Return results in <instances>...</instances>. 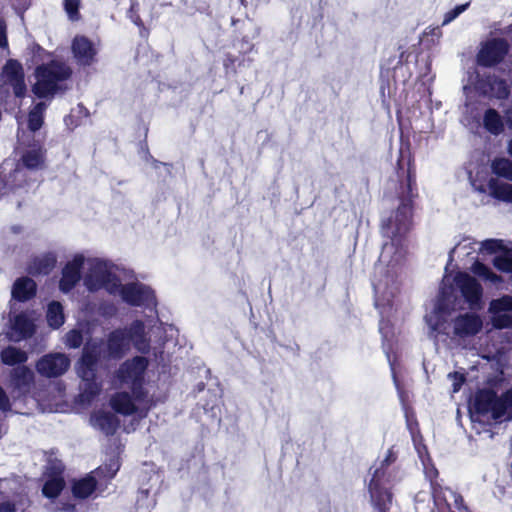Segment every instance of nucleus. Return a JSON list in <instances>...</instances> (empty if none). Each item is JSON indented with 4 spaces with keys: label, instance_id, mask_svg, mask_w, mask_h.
Returning <instances> with one entry per match:
<instances>
[{
    "label": "nucleus",
    "instance_id": "nucleus-20",
    "mask_svg": "<svg viewBox=\"0 0 512 512\" xmlns=\"http://www.w3.org/2000/svg\"><path fill=\"white\" fill-rule=\"evenodd\" d=\"M34 383V373L27 366H17L10 372L9 385L18 395L27 394Z\"/></svg>",
    "mask_w": 512,
    "mask_h": 512
},
{
    "label": "nucleus",
    "instance_id": "nucleus-55",
    "mask_svg": "<svg viewBox=\"0 0 512 512\" xmlns=\"http://www.w3.org/2000/svg\"><path fill=\"white\" fill-rule=\"evenodd\" d=\"M4 481L0 480V488L3 486Z\"/></svg>",
    "mask_w": 512,
    "mask_h": 512
},
{
    "label": "nucleus",
    "instance_id": "nucleus-46",
    "mask_svg": "<svg viewBox=\"0 0 512 512\" xmlns=\"http://www.w3.org/2000/svg\"><path fill=\"white\" fill-rule=\"evenodd\" d=\"M450 376H452V374H450ZM453 378H454V383H453V391L454 392H457L461 386V384L464 382V378L462 375L458 374V373H455L453 374Z\"/></svg>",
    "mask_w": 512,
    "mask_h": 512
},
{
    "label": "nucleus",
    "instance_id": "nucleus-3",
    "mask_svg": "<svg viewBox=\"0 0 512 512\" xmlns=\"http://www.w3.org/2000/svg\"><path fill=\"white\" fill-rule=\"evenodd\" d=\"M129 350V339L123 328H117L108 334L105 349L96 342H87L76 366L77 374L82 379L80 397L83 402L90 401L101 390L100 384L95 380V369L99 359L101 357L118 359Z\"/></svg>",
    "mask_w": 512,
    "mask_h": 512
},
{
    "label": "nucleus",
    "instance_id": "nucleus-32",
    "mask_svg": "<svg viewBox=\"0 0 512 512\" xmlns=\"http://www.w3.org/2000/svg\"><path fill=\"white\" fill-rule=\"evenodd\" d=\"M490 168L496 178H503L512 181V161L507 158L498 157L491 161Z\"/></svg>",
    "mask_w": 512,
    "mask_h": 512
},
{
    "label": "nucleus",
    "instance_id": "nucleus-41",
    "mask_svg": "<svg viewBox=\"0 0 512 512\" xmlns=\"http://www.w3.org/2000/svg\"><path fill=\"white\" fill-rule=\"evenodd\" d=\"M469 6V3L460 4L444 14L442 26H445L462 14Z\"/></svg>",
    "mask_w": 512,
    "mask_h": 512
},
{
    "label": "nucleus",
    "instance_id": "nucleus-52",
    "mask_svg": "<svg viewBox=\"0 0 512 512\" xmlns=\"http://www.w3.org/2000/svg\"><path fill=\"white\" fill-rule=\"evenodd\" d=\"M464 249H466V245L459 244L458 246L455 247L454 251H460V250H464Z\"/></svg>",
    "mask_w": 512,
    "mask_h": 512
},
{
    "label": "nucleus",
    "instance_id": "nucleus-14",
    "mask_svg": "<svg viewBox=\"0 0 512 512\" xmlns=\"http://www.w3.org/2000/svg\"><path fill=\"white\" fill-rule=\"evenodd\" d=\"M488 312L493 327H512V296L504 295L490 302Z\"/></svg>",
    "mask_w": 512,
    "mask_h": 512
},
{
    "label": "nucleus",
    "instance_id": "nucleus-9",
    "mask_svg": "<svg viewBox=\"0 0 512 512\" xmlns=\"http://www.w3.org/2000/svg\"><path fill=\"white\" fill-rule=\"evenodd\" d=\"M450 296L445 289L442 290L441 298L436 303L434 309L425 316V322L428 327V335L436 339L439 335H447L448 317L450 311L454 309L450 307Z\"/></svg>",
    "mask_w": 512,
    "mask_h": 512
},
{
    "label": "nucleus",
    "instance_id": "nucleus-33",
    "mask_svg": "<svg viewBox=\"0 0 512 512\" xmlns=\"http://www.w3.org/2000/svg\"><path fill=\"white\" fill-rule=\"evenodd\" d=\"M96 488V477L88 475L73 485V493L78 498H86L90 496Z\"/></svg>",
    "mask_w": 512,
    "mask_h": 512
},
{
    "label": "nucleus",
    "instance_id": "nucleus-17",
    "mask_svg": "<svg viewBox=\"0 0 512 512\" xmlns=\"http://www.w3.org/2000/svg\"><path fill=\"white\" fill-rule=\"evenodd\" d=\"M71 51L77 64L90 66L97 60L98 46L83 35H77L72 40Z\"/></svg>",
    "mask_w": 512,
    "mask_h": 512
},
{
    "label": "nucleus",
    "instance_id": "nucleus-36",
    "mask_svg": "<svg viewBox=\"0 0 512 512\" xmlns=\"http://www.w3.org/2000/svg\"><path fill=\"white\" fill-rule=\"evenodd\" d=\"M45 109L46 104L44 102H39L30 111L28 116V126L31 131H36L41 128Z\"/></svg>",
    "mask_w": 512,
    "mask_h": 512
},
{
    "label": "nucleus",
    "instance_id": "nucleus-13",
    "mask_svg": "<svg viewBox=\"0 0 512 512\" xmlns=\"http://www.w3.org/2000/svg\"><path fill=\"white\" fill-rule=\"evenodd\" d=\"M454 283L471 309L481 308L482 287L472 276L459 272L454 277Z\"/></svg>",
    "mask_w": 512,
    "mask_h": 512
},
{
    "label": "nucleus",
    "instance_id": "nucleus-1",
    "mask_svg": "<svg viewBox=\"0 0 512 512\" xmlns=\"http://www.w3.org/2000/svg\"><path fill=\"white\" fill-rule=\"evenodd\" d=\"M413 209L408 204L398 205L382 220V233L389 239L383 244L376 268L374 283L376 305L390 306L400 290L399 276L406 260L405 237L413 224Z\"/></svg>",
    "mask_w": 512,
    "mask_h": 512
},
{
    "label": "nucleus",
    "instance_id": "nucleus-43",
    "mask_svg": "<svg viewBox=\"0 0 512 512\" xmlns=\"http://www.w3.org/2000/svg\"><path fill=\"white\" fill-rule=\"evenodd\" d=\"M65 10L71 20L78 18L79 0H65Z\"/></svg>",
    "mask_w": 512,
    "mask_h": 512
},
{
    "label": "nucleus",
    "instance_id": "nucleus-5",
    "mask_svg": "<svg viewBox=\"0 0 512 512\" xmlns=\"http://www.w3.org/2000/svg\"><path fill=\"white\" fill-rule=\"evenodd\" d=\"M82 280L83 285L90 292L104 289L109 294L116 295L119 291L118 268L100 258L86 257Z\"/></svg>",
    "mask_w": 512,
    "mask_h": 512
},
{
    "label": "nucleus",
    "instance_id": "nucleus-22",
    "mask_svg": "<svg viewBox=\"0 0 512 512\" xmlns=\"http://www.w3.org/2000/svg\"><path fill=\"white\" fill-rule=\"evenodd\" d=\"M34 332L33 320L26 314H16L11 318V339L20 341L30 337Z\"/></svg>",
    "mask_w": 512,
    "mask_h": 512
},
{
    "label": "nucleus",
    "instance_id": "nucleus-48",
    "mask_svg": "<svg viewBox=\"0 0 512 512\" xmlns=\"http://www.w3.org/2000/svg\"><path fill=\"white\" fill-rule=\"evenodd\" d=\"M380 332L382 333V335L385 339H388L390 332H389L387 323H385L383 321L380 323Z\"/></svg>",
    "mask_w": 512,
    "mask_h": 512
},
{
    "label": "nucleus",
    "instance_id": "nucleus-49",
    "mask_svg": "<svg viewBox=\"0 0 512 512\" xmlns=\"http://www.w3.org/2000/svg\"><path fill=\"white\" fill-rule=\"evenodd\" d=\"M507 125L512 129V106L505 111Z\"/></svg>",
    "mask_w": 512,
    "mask_h": 512
},
{
    "label": "nucleus",
    "instance_id": "nucleus-26",
    "mask_svg": "<svg viewBox=\"0 0 512 512\" xmlns=\"http://www.w3.org/2000/svg\"><path fill=\"white\" fill-rule=\"evenodd\" d=\"M433 495L436 499L442 498L448 506L452 504L458 509V512H470L463 504V498L457 492L450 488H442L433 482L431 483Z\"/></svg>",
    "mask_w": 512,
    "mask_h": 512
},
{
    "label": "nucleus",
    "instance_id": "nucleus-12",
    "mask_svg": "<svg viewBox=\"0 0 512 512\" xmlns=\"http://www.w3.org/2000/svg\"><path fill=\"white\" fill-rule=\"evenodd\" d=\"M383 470H375L369 483L371 502L377 512H388L392 504V495L386 486Z\"/></svg>",
    "mask_w": 512,
    "mask_h": 512
},
{
    "label": "nucleus",
    "instance_id": "nucleus-8",
    "mask_svg": "<svg viewBox=\"0 0 512 512\" xmlns=\"http://www.w3.org/2000/svg\"><path fill=\"white\" fill-rule=\"evenodd\" d=\"M123 330H126L130 345L132 344L141 353H148L152 335L162 330V323L158 318L149 320L147 324L141 320H134Z\"/></svg>",
    "mask_w": 512,
    "mask_h": 512
},
{
    "label": "nucleus",
    "instance_id": "nucleus-4",
    "mask_svg": "<svg viewBox=\"0 0 512 512\" xmlns=\"http://www.w3.org/2000/svg\"><path fill=\"white\" fill-rule=\"evenodd\" d=\"M473 422L512 418V390L498 398L491 390H480L469 408Z\"/></svg>",
    "mask_w": 512,
    "mask_h": 512
},
{
    "label": "nucleus",
    "instance_id": "nucleus-16",
    "mask_svg": "<svg viewBox=\"0 0 512 512\" xmlns=\"http://www.w3.org/2000/svg\"><path fill=\"white\" fill-rule=\"evenodd\" d=\"M70 367V359L63 353L44 355L36 363L37 372L47 378L63 375Z\"/></svg>",
    "mask_w": 512,
    "mask_h": 512
},
{
    "label": "nucleus",
    "instance_id": "nucleus-39",
    "mask_svg": "<svg viewBox=\"0 0 512 512\" xmlns=\"http://www.w3.org/2000/svg\"><path fill=\"white\" fill-rule=\"evenodd\" d=\"M23 163L27 168L35 169L43 164V153L40 148L32 149L25 153L22 157Z\"/></svg>",
    "mask_w": 512,
    "mask_h": 512
},
{
    "label": "nucleus",
    "instance_id": "nucleus-28",
    "mask_svg": "<svg viewBox=\"0 0 512 512\" xmlns=\"http://www.w3.org/2000/svg\"><path fill=\"white\" fill-rule=\"evenodd\" d=\"M91 324L89 322H79L74 329L65 334L64 343L69 348H78L81 346L84 335L91 333Z\"/></svg>",
    "mask_w": 512,
    "mask_h": 512
},
{
    "label": "nucleus",
    "instance_id": "nucleus-45",
    "mask_svg": "<svg viewBox=\"0 0 512 512\" xmlns=\"http://www.w3.org/2000/svg\"><path fill=\"white\" fill-rule=\"evenodd\" d=\"M7 46L6 25L0 20V47Z\"/></svg>",
    "mask_w": 512,
    "mask_h": 512
},
{
    "label": "nucleus",
    "instance_id": "nucleus-50",
    "mask_svg": "<svg viewBox=\"0 0 512 512\" xmlns=\"http://www.w3.org/2000/svg\"><path fill=\"white\" fill-rule=\"evenodd\" d=\"M0 512H15V508L10 503L0 505Z\"/></svg>",
    "mask_w": 512,
    "mask_h": 512
},
{
    "label": "nucleus",
    "instance_id": "nucleus-6",
    "mask_svg": "<svg viewBox=\"0 0 512 512\" xmlns=\"http://www.w3.org/2000/svg\"><path fill=\"white\" fill-rule=\"evenodd\" d=\"M71 75V69L64 63L52 61L36 69V83L32 91L39 98H45L62 89V83Z\"/></svg>",
    "mask_w": 512,
    "mask_h": 512
},
{
    "label": "nucleus",
    "instance_id": "nucleus-37",
    "mask_svg": "<svg viewBox=\"0 0 512 512\" xmlns=\"http://www.w3.org/2000/svg\"><path fill=\"white\" fill-rule=\"evenodd\" d=\"M471 271L475 275L483 278L484 280L490 281L495 285H498L502 281L500 276L495 274L489 267L478 261L472 265Z\"/></svg>",
    "mask_w": 512,
    "mask_h": 512
},
{
    "label": "nucleus",
    "instance_id": "nucleus-23",
    "mask_svg": "<svg viewBox=\"0 0 512 512\" xmlns=\"http://www.w3.org/2000/svg\"><path fill=\"white\" fill-rule=\"evenodd\" d=\"M91 425L109 435L113 434L118 427V420L115 415L109 411L95 412L90 418Z\"/></svg>",
    "mask_w": 512,
    "mask_h": 512
},
{
    "label": "nucleus",
    "instance_id": "nucleus-2",
    "mask_svg": "<svg viewBox=\"0 0 512 512\" xmlns=\"http://www.w3.org/2000/svg\"><path fill=\"white\" fill-rule=\"evenodd\" d=\"M149 361L146 357L135 356L123 362L116 372L117 380L132 390V396L127 392L117 393L111 398L112 408L123 415L137 414L145 417L153 406L152 399L143 388L144 377Z\"/></svg>",
    "mask_w": 512,
    "mask_h": 512
},
{
    "label": "nucleus",
    "instance_id": "nucleus-18",
    "mask_svg": "<svg viewBox=\"0 0 512 512\" xmlns=\"http://www.w3.org/2000/svg\"><path fill=\"white\" fill-rule=\"evenodd\" d=\"M1 78L5 84L13 88L17 97H22L26 91L24 72L21 64L16 60H8L3 67Z\"/></svg>",
    "mask_w": 512,
    "mask_h": 512
},
{
    "label": "nucleus",
    "instance_id": "nucleus-53",
    "mask_svg": "<svg viewBox=\"0 0 512 512\" xmlns=\"http://www.w3.org/2000/svg\"><path fill=\"white\" fill-rule=\"evenodd\" d=\"M503 33L512 34V25L508 26Z\"/></svg>",
    "mask_w": 512,
    "mask_h": 512
},
{
    "label": "nucleus",
    "instance_id": "nucleus-44",
    "mask_svg": "<svg viewBox=\"0 0 512 512\" xmlns=\"http://www.w3.org/2000/svg\"><path fill=\"white\" fill-rule=\"evenodd\" d=\"M10 408H11L10 400H9L6 392L0 386V411L7 412L10 410Z\"/></svg>",
    "mask_w": 512,
    "mask_h": 512
},
{
    "label": "nucleus",
    "instance_id": "nucleus-54",
    "mask_svg": "<svg viewBox=\"0 0 512 512\" xmlns=\"http://www.w3.org/2000/svg\"><path fill=\"white\" fill-rule=\"evenodd\" d=\"M509 152H510V154L512 155V140H511V141H510V143H509Z\"/></svg>",
    "mask_w": 512,
    "mask_h": 512
},
{
    "label": "nucleus",
    "instance_id": "nucleus-47",
    "mask_svg": "<svg viewBox=\"0 0 512 512\" xmlns=\"http://www.w3.org/2000/svg\"><path fill=\"white\" fill-rule=\"evenodd\" d=\"M424 35H431L438 40L441 37L442 32L439 27H432L425 31Z\"/></svg>",
    "mask_w": 512,
    "mask_h": 512
},
{
    "label": "nucleus",
    "instance_id": "nucleus-42",
    "mask_svg": "<svg viewBox=\"0 0 512 512\" xmlns=\"http://www.w3.org/2000/svg\"><path fill=\"white\" fill-rule=\"evenodd\" d=\"M119 469V463L117 460H113L111 461L108 465H106L105 467H99L95 472L94 474L95 475H99V474H104V472L106 471L105 473V477L107 478H112L114 477V475L116 474V472L118 471Z\"/></svg>",
    "mask_w": 512,
    "mask_h": 512
},
{
    "label": "nucleus",
    "instance_id": "nucleus-10",
    "mask_svg": "<svg viewBox=\"0 0 512 512\" xmlns=\"http://www.w3.org/2000/svg\"><path fill=\"white\" fill-rule=\"evenodd\" d=\"M116 295L121 296L124 302L132 306L154 309L157 305L153 290L139 282L122 285L119 281V291Z\"/></svg>",
    "mask_w": 512,
    "mask_h": 512
},
{
    "label": "nucleus",
    "instance_id": "nucleus-29",
    "mask_svg": "<svg viewBox=\"0 0 512 512\" xmlns=\"http://www.w3.org/2000/svg\"><path fill=\"white\" fill-rule=\"evenodd\" d=\"M469 179L474 191L490 195V180L497 178L491 176L486 168H481L475 173L470 172Z\"/></svg>",
    "mask_w": 512,
    "mask_h": 512
},
{
    "label": "nucleus",
    "instance_id": "nucleus-27",
    "mask_svg": "<svg viewBox=\"0 0 512 512\" xmlns=\"http://www.w3.org/2000/svg\"><path fill=\"white\" fill-rule=\"evenodd\" d=\"M490 196L504 203H512V181L490 180Z\"/></svg>",
    "mask_w": 512,
    "mask_h": 512
},
{
    "label": "nucleus",
    "instance_id": "nucleus-35",
    "mask_svg": "<svg viewBox=\"0 0 512 512\" xmlns=\"http://www.w3.org/2000/svg\"><path fill=\"white\" fill-rule=\"evenodd\" d=\"M494 266L503 272H512V245L503 248L500 254L494 256Z\"/></svg>",
    "mask_w": 512,
    "mask_h": 512
},
{
    "label": "nucleus",
    "instance_id": "nucleus-51",
    "mask_svg": "<svg viewBox=\"0 0 512 512\" xmlns=\"http://www.w3.org/2000/svg\"><path fill=\"white\" fill-rule=\"evenodd\" d=\"M425 474H426V476H427L430 480H432V478H433V477H436V476H437L438 472H437V470H436L435 468H433V467H432V468H430V469H428L427 467H425Z\"/></svg>",
    "mask_w": 512,
    "mask_h": 512
},
{
    "label": "nucleus",
    "instance_id": "nucleus-31",
    "mask_svg": "<svg viewBox=\"0 0 512 512\" xmlns=\"http://www.w3.org/2000/svg\"><path fill=\"white\" fill-rule=\"evenodd\" d=\"M484 128L493 135H499L504 130L500 114L494 109H488L483 117Z\"/></svg>",
    "mask_w": 512,
    "mask_h": 512
},
{
    "label": "nucleus",
    "instance_id": "nucleus-7",
    "mask_svg": "<svg viewBox=\"0 0 512 512\" xmlns=\"http://www.w3.org/2000/svg\"><path fill=\"white\" fill-rule=\"evenodd\" d=\"M463 90L467 96L472 90H475L481 95L498 99L506 98L509 95V87L504 80L494 76H487L484 79L476 69L468 72Z\"/></svg>",
    "mask_w": 512,
    "mask_h": 512
},
{
    "label": "nucleus",
    "instance_id": "nucleus-38",
    "mask_svg": "<svg viewBox=\"0 0 512 512\" xmlns=\"http://www.w3.org/2000/svg\"><path fill=\"white\" fill-rule=\"evenodd\" d=\"M63 487V478L57 474L45 482L43 486V494L48 498H54L58 496Z\"/></svg>",
    "mask_w": 512,
    "mask_h": 512
},
{
    "label": "nucleus",
    "instance_id": "nucleus-21",
    "mask_svg": "<svg viewBox=\"0 0 512 512\" xmlns=\"http://www.w3.org/2000/svg\"><path fill=\"white\" fill-rule=\"evenodd\" d=\"M57 259L54 251L41 253L31 259L27 270L32 275H47L55 268Z\"/></svg>",
    "mask_w": 512,
    "mask_h": 512
},
{
    "label": "nucleus",
    "instance_id": "nucleus-15",
    "mask_svg": "<svg viewBox=\"0 0 512 512\" xmlns=\"http://www.w3.org/2000/svg\"><path fill=\"white\" fill-rule=\"evenodd\" d=\"M86 257L83 254H76L69 260L62 269V277L59 282V288L62 292L71 291L82 279L85 271Z\"/></svg>",
    "mask_w": 512,
    "mask_h": 512
},
{
    "label": "nucleus",
    "instance_id": "nucleus-34",
    "mask_svg": "<svg viewBox=\"0 0 512 512\" xmlns=\"http://www.w3.org/2000/svg\"><path fill=\"white\" fill-rule=\"evenodd\" d=\"M47 322L53 329H57L64 324L65 317L63 307L59 302H51L47 308Z\"/></svg>",
    "mask_w": 512,
    "mask_h": 512
},
{
    "label": "nucleus",
    "instance_id": "nucleus-11",
    "mask_svg": "<svg viewBox=\"0 0 512 512\" xmlns=\"http://www.w3.org/2000/svg\"><path fill=\"white\" fill-rule=\"evenodd\" d=\"M509 51V44L500 38L488 39L480 44L476 61L479 65L491 67L501 62Z\"/></svg>",
    "mask_w": 512,
    "mask_h": 512
},
{
    "label": "nucleus",
    "instance_id": "nucleus-40",
    "mask_svg": "<svg viewBox=\"0 0 512 512\" xmlns=\"http://www.w3.org/2000/svg\"><path fill=\"white\" fill-rule=\"evenodd\" d=\"M480 251L489 255L500 254L503 248L506 246L503 240L499 239H488L479 243Z\"/></svg>",
    "mask_w": 512,
    "mask_h": 512
},
{
    "label": "nucleus",
    "instance_id": "nucleus-30",
    "mask_svg": "<svg viewBox=\"0 0 512 512\" xmlns=\"http://www.w3.org/2000/svg\"><path fill=\"white\" fill-rule=\"evenodd\" d=\"M1 361L8 366H24L23 364L28 360L26 351L15 346H8L0 353Z\"/></svg>",
    "mask_w": 512,
    "mask_h": 512
},
{
    "label": "nucleus",
    "instance_id": "nucleus-19",
    "mask_svg": "<svg viewBox=\"0 0 512 512\" xmlns=\"http://www.w3.org/2000/svg\"><path fill=\"white\" fill-rule=\"evenodd\" d=\"M483 321L475 313L461 314L453 320V332L460 338L476 335L482 330Z\"/></svg>",
    "mask_w": 512,
    "mask_h": 512
},
{
    "label": "nucleus",
    "instance_id": "nucleus-24",
    "mask_svg": "<svg viewBox=\"0 0 512 512\" xmlns=\"http://www.w3.org/2000/svg\"><path fill=\"white\" fill-rule=\"evenodd\" d=\"M399 205L408 204L409 208L413 209V202L417 198V187L415 175L411 173V171L407 172L405 180L401 183L399 188Z\"/></svg>",
    "mask_w": 512,
    "mask_h": 512
},
{
    "label": "nucleus",
    "instance_id": "nucleus-25",
    "mask_svg": "<svg viewBox=\"0 0 512 512\" xmlns=\"http://www.w3.org/2000/svg\"><path fill=\"white\" fill-rule=\"evenodd\" d=\"M36 293V283L28 277H21L14 282L12 297L14 300L24 302L32 298Z\"/></svg>",
    "mask_w": 512,
    "mask_h": 512
}]
</instances>
